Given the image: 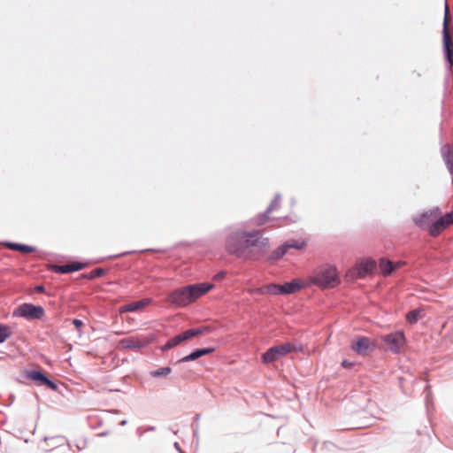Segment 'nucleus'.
<instances>
[{
  "mask_svg": "<svg viewBox=\"0 0 453 453\" xmlns=\"http://www.w3.org/2000/svg\"><path fill=\"white\" fill-rule=\"evenodd\" d=\"M342 366L343 368H347V369H349V368H351V367L353 366V363L349 362L348 360H343V361L342 362Z\"/></svg>",
  "mask_w": 453,
  "mask_h": 453,
  "instance_id": "31",
  "label": "nucleus"
},
{
  "mask_svg": "<svg viewBox=\"0 0 453 453\" xmlns=\"http://www.w3.org/2000/svg\"><path fill=\"white\" fill-rule=\"evenodd\" d=\"M226 275V273L225 272H219L217 274H215V276L213 277V279L215 280H221L222 279H224Z\"/></svg>",
  "mask_w": 453,
  "mask_h": 453,
  "instance_id": "30",
  "label": "nucleus"
},
{
  "mask_svg": "<svg viewBox=\"0 0 453 453\" xmlns=\"http://www.w3.org/2000/svg\"><path fill=\"white\" fill-rule=\"evenodd\" d=\"M450 22H451V17L449 13V8L448 4H445V13H444V19H443V28L442 33H451L450 32Z\"/></svg>",
  "mask_w": 453,
  "mask_h": 453,
  "instance_id": "22",
  "label": "nucleus"
},
{
  "mask_svg": "<svg viewBox=\"0 0 453 453\" xmlns=\"http://www.w3.org/2000/svg\"><path fill=\"white\" fill-rule=\"evenodd\" d=\"M12 335V330L7 325L0 324V343L5 342Z\"/></svg>",
  "mask_w": 453,
  "mask_h": 453,
  "instance_id": "24",
  "label": "nucleus"
},
{
  "mask_svg": "<svg viewBox=\"0 0 453 453\" xmlns=\"http://www.w3.org/2000/svg\"><path fill=\"white\" fill-rule=\"evenodd\" d=\"M415 222L420 227L428 226L430 235L435 237L453 224V216L450 212L441 216L440 209L435 208L422 213L416 218Z\"/></svg>",
  "mask_w": 453,
  "mask_h": 453,
  "instance_id": "3",
  "label": "nucleus"
},
{
  "mask_svg": "<svg viewBox=\"0 0 453 453\" xmlns=\"http://www.w3.org/2000/svg\"><path fill=\"white\" fill-rule=\"evenodd\" d=\"M303 348L301 344L285 342L268 349L267 351L263 354L262 361L263 363L269 364L289 353L303 351Z\"/></svg>",
  "mask_w": 453,
  "mask_h": 453,
  "instance_id": "5",
  "label": "nucleus"
},
{
  "mask_svg": "<svg viewBox=\"0 0 453 453\" xmlns=\"http://www.w3.org/2000/svg\"><path fill=\"white\" fill-rule=\"evenodd\" d=\"M104 271L103 269L96 268V269L91 271L90 273H88V274H85L84 277L88 280H93V279H96L97 277L104 275Z\"/></svg>",
  "mask_w": 453,
  "mask_h": 453,
  "instance_id": "27",
  "label": "nucleus"
},
{
  "mask_svg": "<svg viewBox=\"0 0 453 453\" xmlns=\"http://www.w3.org/2000/svg\"><path fill=\"white\" fill-rule=\"evenodd\" d=\"M73 325L75 326V327H77V328H80V327H81V326H83V322H82L81 320H80V319H73Z\"/></svg>",
  "mask_w": 453,
  "mask_h": 453,
  "instance_id": "32",
  "label": "nucleus"
},
{
  "mask_svg": "<svg viewBox=\"0 0 453 453\" xmlns=\"http://www.w3.org/2000/svg\"><path fill=\"white\" fill-rule=\"evenodd\" d=\"M266 242L262 241L258 231L236 230L226 239V251L239 258L257 259L264 252Z\"/></svg>",
  "mask_w": 453,
  "mask_h": 453,
  "instance_id": "1",
  "label": "nucleus"
},
{
  "mask_svg": "<svg viewBox=\"0 0 453 453\" xmlns=\"http://www.w3.org/2000/svg\"><path fill=\"white\" fill-rule=\"evenodd\" d=\"M376 267V263L373 260H364L354 266L347 273V277L351 280L365 278L367 274L372 273Z\"/></svg>",
  "mask_w": 453,
  "mask_h": 453,
  "instance_id": "7",
  "label": "nucleus"
},
{
  "mask_svg": "<svg viewBox=\"0 0 453 453\" xmlns=\"http://www.w3.org/2000/svg\"><path fill=\"white\" fill-rule=\"evenodd\" d=\"M153 340L152 336H134L122 339L119 342V348L125 349H142L148 346Z\"/></svg>",
  "mask_w": 453,
  "mask_h": 453,
  "instance_id": "8",
  "label": "nucleus"
},
{
  "mask_svg": "<svg viewBox=\"0 0 453 453\" xmlns=\"http://www.w3.org/2000/svg\"><path fill=\"white\" fill-rule=\"evenodd\" d=\"M210 283H199L177 288L171 292L167 302L177 307H185L213 288Z\"/></svg>",
  "mask_w": 453,
  "mask_h": 453,
  "instance_id": "2",
  "label": "nucleus"
},
{
  "mask_svg": "<svg viewBox=\"0 0 453 453\" xmlns=\"http://www.w3.org/2000/svg\"><path fill=\"white\" fill-rule=\"evenodd\" d=\"M421 318H422V311L421 310H413V311H409L406 314V319L411 324L416 323Z\"/></svg>",
  "mask_w": 453,
  "mask_h": 453,
  "instance_id": "23",
  "label": "nucleus"
},
{
  "mask_svg": "<svg viewBox=\"0 0 453 453\" xmlns=\"http://www.w3.org/2000/svg\"><path fill=\"white\" fill-rule=\"evenodd\" d=\"M35 290H36L37 292H43V291H44V288H43V286H37V287L35 288Z\"/></svg>",
  "mask_w": 453,
  "mask_h": 453,
  "instance_id": "34",
  "label": "nucleus"
},
{
  "mask_svg": "<svg viewBox=\"0 0 453 453\" xmlns=\"http://www.w3.org/2000/svg\"><path fill=\"white\" fill-rule=\"evenodd\" d=\"M280 286L281 285L278 284H268L264 286V289L265 290V294L282 295Z\"/></svg>",
  "mask_w": 453,
  "mask_h": 453,
  "instance_id": "25",
  "label": "nucleus"
},
{
  "mask_svg": "<svg viewBox=\"0 0 453 453\" xmlns=\"http://www.w3.org/2000/svg\"><path fill=\"white\" fill-rule=\"evenodd\" d=\"M213 351H214V349H212V348L196 349V350L193 351L191 354L182 357L179 362L184 363V362L194 361L204 355L211 354Z\"/></svg>",
  "mask_w": 453,
  "mask_h": 453,
  "instance_id": "19",
  "label": "nucleus"
},
{
  "mask_svg": "<svg viewBox=\"0 0 453 453\" xmlns=\"http://www.w3.org/2000/svg\"><path fill=\"white\" fill-rule=\"evenodd\" d=\"M249 292L250 294L265 295V290L264 289V287L249 289Z\"/></svg>",
  "mask_w": 453,
  "mask_h": 453,
  "instance_id": "29",
  "label": "nucleus"
},
{
  "mask_svg": "<svg viewBox=\"0 0 453 453\" xmlns=\"http://www.w3.org/2000/svg\"><path fill=\"white\" fill-rule=\"evenodd\" d=\"M307 280L309 285H316L322 288H334L340 283L336 269L331 265L317 268Z\"/></svg>",
  "mask_w": 453,
  "mask_h": 453,
  "instance_id": "4",
  "label": "nucleus"
},
{
  "mask_svg": "<svg viewBox=\"0 0 453 453\" xmlns=\"http://www.w3.org/2000/svg\"><path fill=\"white\" fill-rule=\"evenodd\" d=\"M308 286H310L308 284V280L306 282H303L301 280L296 279L290 282H287V283L281 285L280 288H281L282 295H289V294L296 293Z\"/></svg>",
  "mask_w": 453,
  "mask_h": 453,
  "instance_id": "14",
  "label": "nucleus"
},
{
  "mask_svg": "<svg viewBox=\"0 0 453 453\" xmlns=\"http://www.w3.org/2000/svg\"><path fill=\"white\" fill-rule=\"evenodd\" d=\"M403 262L394 263V271L399 269L401 266H403Z\"/></svg>",
  "mask_w": 453,
  "mask_h": 453,
  "instance_id": "33",
  "label": "nucleus"
},
{
  "mask_svg": "<svg viewBox=\"0 0 453 453\" xmlns=\"http://www.w3.org/2000/svg\"><path fill=\"white\" fill-rule=\"evenodd\" d=\"M382 341L391 351L397 353L403 347L405 337L403 332L398 331L383 336Z\"/></svg>",
  "mask_w": 453,
  "mask_h": 453,
  "instance_id": "11",
  "label": "nucleus"
},
{
  "mask_svg": "<svg viewBox=\"0 0 453 453\" xmlns=\"http://www.w3.org/2000/svg\"><path fill=\"white\" fill-rule=\"evenodd\" d=\"M85 267V264L79 262H73L64 265H52L53 272L58 273H70L73 272L80 271Z\"/></svg>",
  "mask_w": 453,
  "mask_h": 453,
  "instance_id": "18",
  "label": "nucleus"
},
{
  "mask_svg": "<svg viewBox=\"0 0 453 453\" xmlns=\"http://www.w3.org/2000/svg\"><path fill=\"white\" fill-rule=\"evenodd\" d=\"M7 247L12 250H18L24 254H29L35 251V248L29 245L19 243H8Z\"/></svg>",
  "mask_w": 453,
  "mask_h": 453,
  "instance_id": "21",
  "label": "nucleus"
},
{
  "mask_svg": "<svg viewBox=\"0 0 453 453\" xmlns=\"http://www.w3.org/2000/svg\"><path fill=\"white\" fill-rule=\"evenodd\" d=\"M450 213H451V215L453 216V211H452Z\"/></svg>",
  "mask_w": 453,
  "mask_h": 453,
  "instance_id": "35",
  "label": "nucleus"
},
{
  "mask_svg": "<svg viewBox=\"0 0 453 453\" xmlns=\"http://www.w3.org/2000/svg\"><path fill=\"white\" fill-rule=\"evenodd\" d=\"M279 207H280L279 197H276V198L272 202V203L270 204V206L268 207V209H267V211H266V215L268 216V215H269L273 211L277 210Z\"/></svg>",
  "mask_w": 453,
  "mask_h": 453,
  "instance_id": "28",
  "label": "nucleus"
},
{
  "mask_svg": "<svg viewBox=\"0 0 453 453\" xmlns=\"http://www.w3.org/2000/svg\"><path fill=\"white\" fill-rule=\"evenodd\" d=\"M442 46L445 59L449 68L453 66V41L451 33H442Z\"/></svg>",
  "mask_w": 453,
  "mask_h": 453,
  "instance_id": "13",
  "label": "nucleus"
},
{
  "mask_svg": "<svg viewBox=\"0 0 453 453\" xmlns=\"http://www.w3.org/2000/svg\"><path fill=\"white\" fill-rule=\"evenodd\" d=\"M172 372V369L169 366L162 367L155 371L150 372V376L157 378V377H166L168 376Z\"/></svg>",
  "mask_w": 453,
  "mask_h": 453,
  "instance_id": "26",
  "label": "nucleus"
},
{
  "mask_svg": "<svg viewBox=\"0 0 453 453\" xmlns=\"http://www.w3.org/2000/svg\"><path fill=\"white\" fill-rule=\"evenodd\" d=\"M442 159L449 172L453 174V144H445L441 149Z\"/></svg>",
  "mask_w": 453,
  "mask_h": 453,
  "instance_id": "17",
  "label": "nucleus"
},
{
  "mask_svg": "<svg viewBox=\"0 0 453 453\" xmlns=\"http://www.w3.org/2000/svg\"><path fill=\"white\" fill-rule=\"evenodd\" d=\"M27 379L37 382L40 385H46L50 389L56 390L57 385L50 380L45 375H43L41 372L38 371H31L27 373Z\"/></svg>",
  "mask_w": 453,
  "mask_h": 453,
  "instance_id": "15",
  "label": "nucleus"
},
{
  "mask_svg": "<svg viewBox=\"0 0 453 453\" xmlns=\"http://www.w3.org/2000/svg\"><path fill=\"white\" fill-rule=\"evenodd\" d=\"M151 303L150 299H142L137 302H133L126 305H122L119 309V313L134 312L143 310L147 305Z\"/></svg>",
  "mask_w": 453,
  "mask_h": 453,
  "instance_id": "16",
  "label": "nucleus"
},
{
  "mask_svg": "<svg viewBox=\"0 0 453 453\" xmlns=\"http://www.w3.org/2000/svg\"><path fill=\"white\" fill-rule=\"evenodd\" d=\"M207 328L204 327V328H192V329H188L176 336H174L173 338H172L171 340H169L163 347H162V349L163 350H167V349H170L177 345H179L180 343L185 342V341H188L195 336H197V335H200L202 334L204 331H206Z\"/></svg>",
  "mask_w": 453,
  "mask_h": 453,
  "instance_id": "6",
  "label": "nucleus"
},
{
  "mask_svg": "<svg viewBox=\"0 0 453 453\" xmlns=\"http://www.w3.org/2000/svg\"><path fill=\"white\" fill-rule=\"evenodd\" d=\"M305 245H306V243L303 241H294V240L288 241L273 252L272 259H274V260L280 259L287 253V251L289 249L293 248V249L302 250L303 248H304Z\"/></svg>",
  "mask_w": 453,
  "mask_h": 453,
  "instance_id": "12",
  "label": "nucleus"
},
{
  "mask_svg": "<svg viewBox=\"0 0 453 453\" xmlns=\"http://www.w3.org/2000/svg\"><path fill=\"white\" fill-rule=\"evenodd\" d=\"M15 314L29 319H39L43 317L44 310L41 306H35L31 303H24L18 308Z\"/></svg>",
  "mask_w": 453,
  "mask_h": 453,
  "instance_id": "9",
  "label": "nucleus"
},
{
  "mask_svg": "<svg viewBox=\"0 0 453 453\" xmlns=\"http://www.w3.org/2000/svg\"><path fill=\"white\" fill-rule=\"evenodd\" d=\"M376 348V343L367 337H357L352 341L351 349L358 355L366 356L373 351Z\"/></svg>",
  "mask_w": 453,
  "mask_h": 453,
  "instance_id": "10",
  "label": "nucleus"
},
{
  "mask_svg": "<svg viewBox=\"0 0 453 453\" xmlns=\"http://www.w3.org/2000/svg\"><path fill=\"white\" fill-rule=\"evenodd\" d=\"M379 268L384 276H388L394 271V263L386 258H381L380 259Z\"/></svg>",
  "mask_w": 453,
  "mask_h": 453,
  "instance_id": "20",
  "label": "nucleus"
}]
</instances>
